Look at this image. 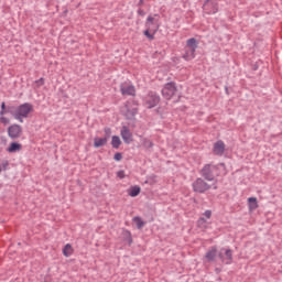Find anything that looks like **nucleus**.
<instances>
[{"mask_svg":"<svg viewBox=\"0 0 282 282\" xmlns=\"http://www.w3.org/2000/svg\"><path fill=\"white\" fill-rule=\"evenodd\" d=\"M199 175L206 182H215L219 177V165L207 163L200 169Z\"/></svg>","mask_w":282,"mask_h":282,"instance_id":"obj_1","label":"nucleus"},{"mask_svg":"<svg viewBox=\"0 0 282 282\" xmlns=\"http://www.w3.org/2000/svg\"><path fill=\"white\" fill-rule=\"evenodd\" d=\"M199 47V42L195 37H191L186 41L185 53L182 55L184 61H193L195 58V52Z\"/></svg>","mask_w":282,"mask_h":282,"instance_id":"obj_2","label":"nucleus"},{"mask_svg":"<svg viewBox=\"0 0 282 282\" xmlns=\"http://www.w3.org/2000/svg\"><path fill=\"white\" fill-rule=\"evenodd\" d=\"M151 25H155V17L148 15L145 21V30L143 31V35L148 37L150 41H155V34H158V30H160V25H156L155 29H151Z\"/></svg>","mask_w":282,"mask_h":282,"instance_id":"obj_3","label":"nucleus"},{"mask_svg":"<svg viewBox=\"0 0 282 282\" xmlns=\"http://www.w3.org/2000/svg\"><path fill=\"white\" fill-rule=\"evenodd\" d=\"M32 111H34V106L30 102H24L18 106L15 110V120L23 122V118H28Z\"/></svg>","mask_w":282,"mask_h":282,"instance_id":"obj_4","label":"nucleus"},{"mask_svg":"<svg viewBox=\"0 0 282 282\" xmlns=\"http://www.w3.org/2000/svg\"><path fill=\"white\" fill-rule=\"evenodd\" d=\"M192 191L198 195H204V193H208V191H210V184H208V182H206V180L203 177H197L192 183Z\"/></svg>","mask_w":282,"mask_h":282,"instance_id":"obj_5","label":"nucleus"},{"mask_svg":"<svg viewBox=\"0 0 282 282\" xmlns=\"http://www.w3.org/2000/svg\"><path fill=\"white\" fill-rule=\"evenodd\" d=\"M161 94L165 100H171V98L177 94V83L169 82L164 84Z\"/></svg>","mask_w":282,"mask_h":282,"instance_id":"obj_6","label":"nucleus"},{"mask_svg":"<svg viewBox=\"0 0 282 282\" xmlns=\"http://www.w3.org/2000/svg\"><path fill=\"white\" fill-rule=\"evenodd\" d=\"M160 100H161L160 95L151 90L148 93V95L144 98V105H147L148 109H154V107H158V105H160Z\"/></svg>","mask_w":282,"mask_h":282,"instance_id":"obj_7","label":"nucleus"},{"mask_svg":"<svg viewBox=\"0 0 282 282\" xmlns=\"http://www.w3.org/2000/svg\"><path fill=\"white\" fill-rule=\"evenodd\" d=\"M204 14H217L219 12V3L217 0H205L203 4Z\"/></svg>","mask_w":282,"mask_h":282,"instance_id":"obj_8","label":"nucleus"},{"mask_svg":"<svg viewBox=\"0 0 282 282\" xmlns=\"http://www.w3.org/2000/svg\"><path fill=\"white\" fill-rule=\"evenodd\" d=\"M8 135L11 140H19L23 135V128L19 123H13L8 128Z\"/></svg>","mask_w":282,"mask_h":282,"instance_id":"obj_9","label":"nucleus"},{"mask_svg":"<svg viewBox=\"0 0 282 282\" xmlns=\"http://www.w3.org/2000/svg\"><path fill=\"white\" fill-rule=\"evenodd\" d=\"M120 135L124 144H131V142H133V133H131V130L129 129V127L122 126L120 130Z\"/></svg>","mask_w":282,"mask_h":282,"instance_id":"obj_10","label":"nucleus"},{"mask_svg":"<svg viewBox=\"0 0 282 282\" xmlns=\"http://www.w3.org/2000/svg\"><path fill=\"white\" fill-rule=\"evenodd\" d=\"M213 153L214 155H218L219 158H221V155L226 153V143H224L223 140L216 141L213 147Z\"/></svg>","mask_w":282,"mask_h":282,"instance_id":"obj_11","label":"nucleus"},{"mask_svg":"<svg viewBox=\"0 0 282 282\" xmlns=\"http://www.w3.org/2000/svg\"><path fill=\"white\" fill-rule=\"evenodd\" d=\"M120 91L122 96H135V86L133 84H120Z\"/></svg>","mask_w":282,"mask_h":282,"instance_id":"obj_12","label":"nucleus"},{"mask_svg":"<svg viewBox=\"0 0 282 282\" xmlns=\"http://www.w3.org/2000/svg\"><path fill=\"white\" fill-rule=\"evenodd\" d=\"M10 113L15 119L17 116V107L15 106H6V101L1 102L0 116H6Z\"/></svg>","mask_w":282,"mask_h":282,"instance_id":"obj_13","label":"nucleus"},{"mask_svg":"<svg viewBox=\"0 0 282 282\" xmlns=\"http://www.w3.org/2000/svg\"><path fill=\"white\" fill-rule=\"evenodd\" d=\"M138 107L130 108L129 105H126V120H134L135 116H138Z\"/></svg>","mask_w":282,"mask_h":282,"instance_id":"obj_14","label":"nucleus"},{"mask_svg":"<svg viewBox=\"0 0 282 282\" xmlns=\"http://www.w3.org/2000/svg\"><path fill=\"white\" fill-rule=\"evenodd\" d=\"M221 252H225V260H224V264L225 265H232V249L230 248H221Z\"/></svg>","mask_w":282,"mask_h":282,"instance_id":"obj_15","label":"nucleus"},{"mask_svg":"<svg viewBox=\"0 0 282 282\" xmlns=\"http://www.w3.org/2000/svg\"><path fill=\"white\" fill-rule=\"evenodd\" d=\"M217 258V246H214L208 250L205 254V259H207L208 263H213Z\"/></svg>","mask_w":282,"mask_h":282,"instance_id":"obj_16","label":"nucleus"},{"mask_svg":"<svg viewBox=\"0 0 282 282\" xmlns=\"http://www.w3.org/2000/svg\"><path fill=\"white\" fill-rule=\"evenodd\" d=\"M21 149H23V145H21V143L19 142L13 141L10 143L7 151L8 153H17V151H21Z\"/></svg>","mask_w":282,"mask_h":282,"instance_id":"obj_17","label":"nucleus"},{"mask_svg":"<svg viewBox=\"0 0 282 282\" xmlns=\"http://www.w3.org/2000/svg\"><path fill=\"white\" fill-rule=\"evenodd\" d=\"M107 142L108 141L105 138L95 137L94 138V148L100 149V147H107Z\"/></svg>","mask_w":282,"mask_h":282,"instance_id":"obj_18","label":"nucleus"},{"mask_svg":"<svg viewBox=\"0 0 282 282\" xmlns=\"http://www.w3.org/2000/svg\"><path fill=\"white\" fill-rule=\"evenodd\" d=\"M141 192H142V188L138 185H134V186H130V188L128 189V195L130 197H138V195H140Z\"/></svg>","mask_w":282,"mask_h":282,"instance_id":"obj_19","label":"nucleus"},{"mask_svg":"<svg viewBox=\"0 0 282 282\" xmlns=\"http://www.w3.org/2000/svg\"><path fill=\"white\" fill-rule=\"evenodd\" d=\"M123 241H127L128 246H131L133 243V236L131 235V231L128 229H124L122 232Z\"/></svg>","mask_w":282,"mask_h":282,"instance_id":"obj_20","label":"nucleus"},{"mask_svg":"<svg viewBox=\"0 0 282 282\" xmlns=\"http://www.w3.org/2000/svg\"><path fill=\"white\" fill-rule=\"evenodd\" d=\"M249 210H257L259 208V203L257 202V197H249Z\"/></svg>","mask_w":282,"mask_h":282,"instance_id":"obj_21","label":"nucleus"},{"mask_svg":"<svg viewBox=\"0 0 282 282\" xmlns=\"http://www.w3.org/2000/svg\"><path fill=\"white\" fill-rule=\"evenodd\" d=\"M121 144H122V140H120V137L112 135V139H111V147H112V149H120Z\"/></svg>","mask_w":282,"mask_h":282,"instance_id":"obj_22","label":"nucleus"},{"mask_svg":"<svg viewBox=\"0 0 282 282\" xmlns=\"http://www.w3.org/2000/svg\"><path fill=\"white\" fill-rule=\"evenodd\" d=\"M63 254L64 257H72L74 254V248L69 243H66L63 248Z\"/></svg>","mask_w":282,"mask_h":282,"instance_id":"obj_23","label":"nucleus"},{"mask_svg":"<svg viewBox=\"0 0 282 282\" xmlns=\"http://www.w3.org/2000/svg\"><path fill=\"white\" fill-rule=\"evenodd\" d=\"M132 221L135 223L137 228L140 230V228H144V220L140 216H135L132 218Z\"/></svg>","mask_w":282,"mask_h":282,"instance_id":"obj_24","label":"nucleus"},{"mask_svg":"<svg viewBox=\"0 0 282 282\" xmlns=\"http://www.w3.org/2000/svg\"><path fill=\"white\" fill-rule=\"evenodd\" d=\"M141 144H142V147H144V149H153V141H151L148 138H143L141 140Z\"/></svg>","mask_w":282,"mask_h":282,"instance_id":"obj_25","label":"nucleus"},{"mask_svg":"<svg viewBox=\"0 0 282 282\" xmlns=\"http://www.w3.org/2000/svg\"><path fill=\"white\" fill-rule=\"evenodd\" d=\"M104 132H105L104 139H106V141L109 142V138H111V128H108V127L105 128Z\"/></svg>","mask_w":282,"mask_h":282,"instance_id":"obj_26","label":"nucleus"},{"mask_svg":"<svg viewBox=\"0 0 282 282\" xmlns=\"http://www.w3.org/2000/svg\"><path fill=\"white\" fill-rule=\"evenodd\" d=\"M115 162H121L122 161V152H116L113 155Z\"/></svg>","mask_w":282,"mask_h":282,"instance_id":"obj_27","label":"nucleus"},{"mask_svg":"<svg viewBox=\"0 0 282 282\" xmlns=\"http://www.w3.org/2000/svg\"><path fill=\"white\" fill-rule=\"evenodd\" d=\"M0 122L4 126L10 124V120L8 119V117H4V115L0 116Z\"/></svg>","mask_w":282,"mask_h":282,"instance_id":"obj_28","label":"nucleus"},{"mask_svg":"<svg viewBox=\"0 0 282 282\" xmlns=\"http://www.w3.org/2000/svg\"><path fill=\"white\" fill-rule=\"evenodd\" d=\"M35 85H37V87H43V85H45V78L41 77L40 79L35 80Z\"/></svg>","mask_w":282,"mask_h":282,"instance_id":"obj_29","label":"nucleus"},{"mask_svg":"<svg viewBox=\"0 0 282 282\" xmlns=\"http://www.w3.org/2000/svg\"><path fill=\"white\" fill-rule=\"evenodd\" d=\"M204 217H206V219H210V217H213V210L207 209L204 212Z\"/></svg>","mask_w":282,"mask_h":282,"instance_id":"obj_30","label":"nucleus"},{"mask_svg":"<svg viewBox=\"0 0 282 282\" xmlns=\"http://www.w3.org/2000/svg\"><path fill=\"white\" fill-rule=\"evenodd\" d=\"M216 257H218V259L221 261V263H224V261H225V252L221 251V249L218 252V254H216Z\"/></svg>","mask_w":282,"mask_h":282,"instance_id":"obj_31","label":"nucleus"},{"mask_svg":"<svg viewBox=\"0 0 282 282\" xmlns=\"http://www.w3.org/2000/svg\"><path fill=\"white\" fill-rule=\"evenodd\" d=\"M137 14H138L139 17H147V11H144V9H142V8H139V9L137 10Z\"/></svg>","mask_w":282,"mask_h":282,"instance_id":"obj_32","label":"nucleus"},{"mask_svg":"<svg viewBox=\"0 0 282 282\" xmlns=\"http://www.w3.org/2000/svg\"><path fill=\"white\" fill-rule=\"evenodd\" d=\"M117 177H119V180H124L126 175H124V171L120 170L117 172Z\"/></svg>","mask_w":282,"mask_h":282,"instance_id":"obj_33","label":"nucleus"},{"mask_svg":"<svg viewBox=\"0 0 282 282\" xmlns=\"http://www.w3.org/2000/svg\"><path fill=\"white\" fill-rule=\"evenodd\" d=\"M131 102L133 107H137V108L140 107V102L138 100L133 99Z\"/></svg>","mask_w":282,"mask_h":282,"instance_id":"obj_34","label":"nucleus"},{"mask_svg":"<svg viewBox=\"0 0 282 282\" xmlns=\"http://www.w3.org/2000/svg\"><path fill=\"white\" fill-rule=\"evenodd\" d=\"M138 8H142V6H144V0H139V2L137 3Z\"/></svg>","mask_w":282,"mask_h":282,"instance_id":"obj_35","label":"nucleus"},{"mask_svg":"<svg viewBox=\"0 0 282 282\" xmlns=\"http://www.w3.org/2000/svg\"><path fill=\"white\" fill-rule=\"evenodd\" d=\"M210 188H213V191H217V188H218L217 183L212 184Z\"/></svg>","mask_w":282,"mask_h":282,"instance_id":"obj_36","label":"nucleus"},{"mask_svg":"<svg viewBox=\"0 0 282 282\" xmlns=\"http://www.w3.org/2000/svg\"><path fill=\"white\" fill-rule=\"evenodd\" d=\"M225 94H226L227 96H230V91L228 90V86H225Z\"/></svg>","mask_w":282,"mask_h":282,"instance_id":"obj_37","label":"nucleus"},{"mask_svg":"<svg viewBox=\"0 0 282 282\" xmlns=\"http://www.w3.org/2000/svg\"><path fill=\"white\" fill-rule=\"evenodd\" d=\"M8 161H6L3 164H2V166H3V171H6V169H8Z\"/></svg>","mask_w":282,"mask_h":282,"instance_id":"obj_38","label":"nucleus"},{"mask_svg":"<svg viewBox=\"0 0 282 282\" xmlns=\"http://www.w3.org/2000/svg\"><path fill=\"white\" fill-rule=\"evenodd\" d=\"M199 221L206 223V218H199Z\"/></svg>","mask_w":282,"mask_h":282,"instance_id":"obj_39","label":"nucleus"},{"mask_svg":"<svg viewBox=\"0 0 282 282\" xmlns=\"http://www.w3.org/2000/svg\"><path fill=\"white\" fill-rule=\"evenodd\" d=\"M154 17H160V14L155 13Z\"/></svg>","mask_w":282,"mask_h":282,"instance_id":"obj_40","label":"nucleus"},{"mask_svg":"<svg viewBox=\"0 0 282 282\" xmlns=\"http://www.w3.org/2000/svg\"><path fill=\"white\" fill-rule=\"evenodd\" d=\"M1 171H3V169H2L1 165H0V173H1Z\"/></svg>","mask_w":282,"mask_h":282,"instance_id":"obj_41","label":"nucleus"}]
</instances>
